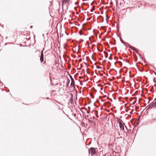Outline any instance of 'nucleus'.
I'll return each instance as SVG.
<instances>
[{
    "instance_id": "1",
    "label": "nucleus",
    "mask_w": 156,
    "mask_h": 156,
    "mask_svg": "<svg viewBox=\"0 0 156 156\" xmlns=\"http://www.w3.org/2000/svg\"><path fill=\"white\" fill-rule=\"evenodd\" d=\"M89 151L91 154H95L96 153V151L94 148L92 147L90 148Z\"/></svg>"
},
{
    "instance_id": "4",
    "label": "nucleus",
    "mask_w": 156,
    "mask_h": 156,
    "mask_svg": "<svg viewBox=\"0 0 156 156\" xmlns=\"http://www.w3.org/2000/svg\"><path fill=\"white\" fill-rule=\"evenodd\" d=\"M40 60L41 62H42L44 61V55H41Z\"/></svg>"
},
{
    "instance_id": "3",
    "label": "nucleus",
    "mask_w": 156,
    "mask_h": 156,
    "mask_svg": "<svg viewBox=\"0 0 156 156\" xmlns=\"http://www.w3.org/2000/svg\"><path fill=\"white\" fill-rule=\"evenodd\" d=\"M70 0H62V5L66 4V3H68Z\"/></svg>"
},
{
    "instance_id": "9",
    "label": "nucleus",
    "mask_w": 156,
    "mask_h": 156,
    "mask_svg": "<svg viewBox=\"0 0 156 156\" xmlns=\"http://www.w3.org/2000/svg\"><path fill=\"white\" fill-rule=\"evenodd\" d=\"M131 49H133L134 51H135L136 52H137V50H136V49L132 47V48H131Z\"/></svg>"
},
{
    "instance_id": "12",
    "label": "nucleus",
    "mask_w": 156,
    "mask_h": 156,
    "mask_svg": "<svg viewBox=\"0 0 156 156\" xmlns=\"http://www.w3.org/2000/svg\"><path fill=\"white\" fill-rule=\"evenodd\" d=\"M30 27H31V28H32V27H33V26H31Z\"/></svg>"
},
{
    "instance_id": "5",
    "label": "nucleus",
    "mask_w": 156,
    "mask_h": 156,
    "mask_svg": "<svg viewBox=\"0 0 156 156\" xmlns=\"http://www.w3.org/2000/svg\"><path fill=\"white\" fill-rule=\"evenodd\" d=\"M71 85L72 87H74V82L73 80H72Z\"/></svg>"
},
{
    "instance_id": "10",
    "label": "nucleus",
    "mask_w": 156,
    "mask_h": 156,
    "mask_svg": "<svg viewBox=\"0 0 156 156\" xmlns=\"http://www.w3.org/2000/svg\"><path fill=\"white\" fill-rule=\"evenodd\" d=\"M43 50H42L41 51V55H44L43 53Z\"/></svg>"
},
{
    "instance_id": "11",
    "label": "nucleus",
    "mask_w": 156,
    "mask_h": 156,
    "mask_svg": "<svg viewBox=\"0 0 156 156\" xmlns=\"http://www.w3.org/2000/svg\"><path fill=\"white\" fill-rule=\"evenodd\" d=\"M81 32H81V31H80V32H79V33L80 34H81Z\"/></svg>"
},
{
    "instance_id": "7",
    "label": "nucleus",
    "mask_w": 156,
    "mask_h": 156,
    "mask_svg": "<svg viewBox=\"0 0 156 156\" xmlns=\"http://www.w3.org/2000/svg\"><path fill=\"white\" fill-rule=\"evenodd\" d=\"M104 53L105 54V58H108V54L105 51L104 52Z\"/></svg>"
},
{
    "instance_id": "6",
    "label": "nucleus",
    "mask_w": 156,
    "mask_h": 156,
    "mask_svg": "<svg viewBox=\"0 0 156 156\" xmlns=\"http://www.w3.org/2000/svg\"><path fill=\"white\" fill-rule=\"evenodd\" d=\"M70 102H71V103H72L73 101V96L72 94H71V97L70 98Z\"/></svg>"
},
{
    "instance_id": "2",
    "label": "nucleus",
    "mask_w": 156,
    "mask_h": 156,
    "mask_svg": "<svg viewBox=\"0 0 156 156\" xmlns=\"http://www.w3.org/2000/svg\"><path fill=\"white\" fill-rule=\"evenodd\" d=\"M119 126L120 129L122 130L124 129V125L121 122L120 120L121 121L120 119H119Z\"/></svg>"
},
{
    "instance_id": "8",
    "label": "nucleus",
    "mask_w": 156,
    "mask_h": 156,
    "mask_svg": "<svg viewBox=\"0 0 156 156\" xmlns=\"http://www.w3.org/2000/svg\"><path fill=\"white\" fill-rule=\"evenodd\" d=\"M95 114H96V116H97V117L98 118V117H99V116L98 115H97V113H98V111L97 110H95L94 111Z\"/></svg>"
}]
</instances>
